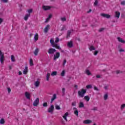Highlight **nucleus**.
I'll use <instances>...</instances> for the list:
<instances>
[{
	"mask_svg": "<svg viewBox=\"0 0 125 125\" xmlns=\"http://www.w3.org/2000/svg\"><path fill=\"white\" fill-rule=\"evenodd\" d=\"M56 52V50L54 48H49L48 51V53L49 54H54V53Z\"/></svg>",
	"mask_w": 125,
	"mask_h": 125,
	"instance_id": "nucleus-7",
	"label": "nucleus"
},
{
	"mask_svg": "<svg viewBox=\"0 0 125 125\" xmlns=\"http://www.w3.org/2000/svg\"><path fill=\"white\" fill-rule=\"evenodd\" d=\"M3 2L6 3L8 2V0H1Z\"/></svg>",
	"mask_w": 125,
	"mask_h": 125,
	"instance_id": "nucleus-53",
	"label": "nucleus"
},
{
	"mask_svg": "<svg viewBox=\"0 0 125 125\" xmlns=\"http://www.w3.org/2000/svg\"><path fill=\"white\" fill-rule=\"evenodd\" d=\"M64 30H65V26H63L62 27V29H61V31H64Z\"/></svg>",
	"mask_w": 125,
	"mask_h": 125,
	"instance_id": "nucleus-59",
	"label": "nucleus"
},
{
	"mask_svg": "<svg viewBox=\"0 0 125 125\" xmlns=\"http://www.w3.org/2000/svg\"><path fill=\"white\" fill-rule=\"evenodd\" d=\"M43 107H47V103H44L43 104Z\"/></svg>",
	"mask_w": 125,
	"mask_h": 125,
	"instance_id": "nucleus-45",
	"label": "nucleus"
},
{
	"mask_svg": "<svg viewBox=\"0 0 125 125\" xmlns=\"http://www.w3.org/2000/svg\"><path fill=\"white\" fill-rule=\"evenodd\" d=\"M11 60L12 62H15V58H14V56L13 55L11 56Z\"/></svg>",
	"mask_w": 125,
	"mask_h": 125,
	"instance_id": "nucleus-31",
	"label": "nucleus"
},
{
	"mask_svg": "<svg viewBox=\"0 0 125 125\" xmlns=\"http://www.w3.org/2000/svg\"><path fill=\"white\" fill-rule=\"evenodd\" d=\"M121 5H125V1H122L121 3Z\"/></svg>",
	"mask_w": 125,
	"mask_h": 125,
	"instance_id": "nucleus-49",
	"label": "nucleus"
},
{
	"mask_svg": "<svg viewBox=\"0 0 125 125\" xmlns=\"http://www.w3.org/2000/svg\"><path fill=\"white\" fill-rule=\"evenodd\" d=\"M66 63H67V61L66 60H64L62 63V67H65V64H66Z\"/></svg>",
	"mask_w": 125,
	"mask_h": 125,
	"instance_id": "nucleus-40",
	"label": "nucleus"
},
{
	"mask_svg": "<svg viewBox=\"0 0 125 125\" xmlns=\"http://www.w3.org/2000/svg\"><path fill=\"white\" fill-rule=\"evenodd\" d=\"M118 40L119 42H121L122 43H125V40H123L121 37H118Z\"/></svg>",
	"mask_w": 125,
	"mask_h": 125,
	"instance_id": "nucleus-17",
	"label": "nucleus"
},
{
	"mask_svg": "<svg viewBox=\"0 0 125 125\" xmlns=\"http://www.w3.org/2000/svg\"><path fill=\"white\" fill-rule=\"evenodd\" d=\"M85 74H86V75H88V76H89V75L91 74V73H90V72L88 70H86L85 71Z\"/></svg>",
	"mask_w": 125,
	"mask_h": 125,
	"instance_id": "nucleus-37",
	"label": "nucleus"
},
{
	"mask_svg": "<svg viewBox=\"0 0 125 125\" xmlns=\"http://www.w3.org/2000/svg\"><path fill=\"white\" fill-rule=\"evenodd\" d=\"M57 75V71H54L51 73V76H56Z\"/></svg>",
	"mask_w": 125,
	"mask_h": 125,
	"instance_id": "nucleus-35",
	"label": "nucleus"
},
{
	"mask_svg": "<svg viewBox=\"0 0 125 125\" xmlns=\"http://www.w3.org/2000/svg\"><path fill=\"white\" fill-rule=\"evenodd\" d=\"M120 52H124V51H125V50L123 49H120L119 50Z\"/></svg>",
	"mask_w": 125,
	"mask_h": 125,
	"instance_id": "nucleus-56",
	"label": "nucleus"
},
{
	"mask_svg": "<svg viewBox=\"0 0 125 125\" xmlns=\"http://www.w3.org/2000/svg\"><path fill=\"white\" fill-rule=\"evenodd\" d=\"M86 87L87 88V89H89V88H92V85L90 84L87 85Z\"/></svg>",
	"mask_w": 125,
	"mask_h": 125,
	"instance_id": "nucleus-38",
	"label": "nucleus"
},
{
	"mask_svg": "<svg viewBox=\"0 0 125 125\" xmlns=\"http://www.w3.org/2000/svg\"><path fill=\"white\" fill-rule=\"evenodd\" d=\"M120 15H121V13L119 11H116L115 12L114 17H115V18H117V19H119V18H120Z\"/></svg>",
	"mask_w": 125,
	"mask_h": 125,
	"instance_id": "nucleus-12",
	"label": "nucleus"
},
{
	"mask_svg": "<svg viewBox=\"0 0 125 125\" xmlns=\"http://www.w3.org/2000/svg\"><path fill=\"white\" fill-rule=\"evenodd\" d=\"M34 85L36 86V87H38V86L40 85V82L39 81H37L35 83Z\"/></svg>",
	"mask_w": 125,
	"mask_h": 125,
	"instance_id": "nucleus-24",
	"label": "nucleus"
},
{
	"mask_svg": "<svg viewBox=\"0 0 125 125\" xmlns=\"http://www.w3.org/2000/svg\"><path fill=\"white\" fill-rule=\"evenodd\" d=\"M67 46H68V47H73V41H70V42H68L67 43Z\"/></svg>",
	"mask_w": 125,
	"mask_h": 125,
	"instance_id": "nucleus-15",
	"label": "nucleus"
},
{
	"mask_svg": "<svg viewBox=\"0 0 125 125\" xmlns=\"http://www.w3.org/2000/svg\"><path fill=\"white\" fill-rule=\"evenodd\" d=\"M104 100H107V99H108V93H106V94H104Z\"/></svg>",
	"mask_w": 125,
	"mask_h": 125,
	"instance_id": "nucleus-28",
	"label": "nucleus"
},
{
	"mask_svg": "<svg viewBox=\"0 0 125 125\" xmlns=\"http://www.w3.org/2000/svg\"><path fill=\"white\" fill-rule=\"evenodd\" d=\"M84 99H85V100H86V101L87 102H88V101H89V97H88V96H85L84 97Z\"/></svg>",
	"mask_w": 125,
	"mask_h": 125,
	"instance_id": "nucleus-33",
	"label": "nucleus"
},
{
	"mask_svg": "<svg viewBox=\"0 0 125 125\" xmlns=\"http://www.w3.org/2000/svg\"><path fill=\"white\" fill-rule=\"evenodd\" d=\"M50 28V25H49V24H47L46 26L45 27V28L44 29V32L45 33V34H46V33L48 32V30H49Z\"/></svg>",
	"mask_w": 125,
	"mask_h": 125,
	"instance_id": "nucleus-10",
	"label": "nucleus"
},
{
	"mask_svg": "<svg viewBox=\"0 0 125 125\" xmlns=\"http://www.w3.org/2000/svg\"><path fill=\"white\" fill-rule=\"evenodd\" d=\"M77 104V103L76 102H74L72 103V106H76V104Z\"/></svg>",
	"mask_w": 125,
	"mask_h": 125,
	"instance_id": "nucleus-50",
	"label": "nucleus"
},
{
	"mask_svg": "<svg viewBox=\"0 0 125 125\" xmlns=\"http://www.w3.org/2000/svg\"><path fill=\"white\" fill-rule=\"evenodd\" d=\"M48 113H50V114H53V111H54V105H51L50 107H49L48 109Z\"/></svg>",
	"mask_w": 125,
	"mask_h": 125,
	"instance_id": "nucleus-3",
	"label": "nucleus"
},
{
	"mask_svg": "<svg viewBox=\"0 0 125 125\" xmlns=\"http://www.w3.org/2000/svg\"><path fill=\"white\" fill-rule=\"evenodd\" d=\"M9 70H11V69H12L11 65L9 66Z\"/></svg>",
	"mask_w": 125,
	"mask_h": 125,
	"instance_id": "nucleus-62",
	"label": "nucleus"
},
{
	"mask_svg": "<svg viewBox=\"0 0 125 125\" xmlns=\"http://www.w3.org/2000/svg\"><path fill=\"white\" fill-rule=\"evenodd\" d=\"M34 40L35 41H37L38 40H39V34L38 33H36L35 35L34 36Z\"/></svg>",
	"mask_w": 125,
	"mask_h": 125,
	"instance_id": "nucleus-23",
	"label": "nucleus"
},
{
	"mask_svg": "<svg viewBox=\"0 0 125 125\" xmlns=\"http://www.w3.org/2000/svg\"><path fill=\"white\" fill-rule=\"evenodd\" d=\"M97 4H98V1L97 0H96L94 3V5L96 6V5H97Z\"/></svg>",
	"mask_w": 125,
	"mask_h": 125,
	"instance_id": "nucleus-44",
	"label": "nucleus"
},
{
	"mask_svg": "<svg viewBox=\"0 0 125 125\" xmlns=\"http://www.w3.org/2000/svg\"><path fill=\"white\" fill-rule=\"evenodd\" d=\"M11 91V89H10V88H8V93H10Z\"/></svg>",
	"mask_w": 125,
	"mask_h": 125,
	"instance_id": "nucleus-57",
	"label": "nucleus"
},
{
	"mask_svg": "<svg viewBox=\"0 0 125 125\" xmlns=\"http://www.w3.org/2000/svg\"><path fill=\"white\" fill-rule=\"evenodd\" d=\"M49 77H50V74L49 73H47L46 74V81H49Z\"/></svg>",
	"mask_w": 125,
	"mask_h": 125,
	"instance_id": "nucleus-30",
	"label": "nucleus"
},
{
	"mask_svg": "<svg viewBox=\"0 0 125 125\" xmlns=\"http://www.w3.org/2000/svg\"><path fill=\"white\" fill-rule=\"evenodd\" d=\"M62 77H64L65 76V70H63L61 73Z\"/></svg>",
	"mask_w": 125,
	"mask_h": 125,
	"instance_id": "nucleus-39",
	"label": "nucleus"
},
{
	"mask_svg": "<svg viewBox=\"0 0 125 125\" xmlns=\"http://www.w3.org/2000/svg\"><path fill=\"white\" fill-rule=\"evenodd\" d=\"M25 95L27 99H28L29 100L31 99V94L29 93H28V92H26L25 93Z\"/></svg>",
	"mask_w": 125,
	"mask_h": 125,
	"instance_id": "nucleus-11",
	"label": "nucleus"
},
{
	"mask_svg": "<svg viewBox=\"0 0 125 125\" xmlns=\"http://www.w3.org/2000/svg\"><path fill=\"white\" fill-rule=\"evenodd\" d=\"M101 16L103 17H104V18H107V19H109L111 17V16L110 15L102 13L101 14Z\"/></svg>",
	"mask_w": 125,
	"mask_h": 125,
	"instance_id": "nucleus-8",
	"label": "nucleus"
},
{
	"mask_svg": "<svg viewBox=\"0 0 125 125\" xmlns=\"http://www.w3.org/2000/svg\"><path fill=\"white\" fill-rule=\"evenodd\" d=\"M73 109H74V110H75L74 111L75 115H76V116H77V117H78V116H79V111L78 110V109H77V108H76V107H74Z\"/></svg>",
	"mask_w": 125,
	"mask_h": 125,
	"instance_id": "nucleus-20",
	"label": "nucleus"
},
{
	"mask_svg": "<svg viewBox=\"0 0 125 125\" xmlns=\"http://www.w3.org/2000/svg\"><path fill=\"white\" fill-rule=\"evenodd\" d=\"M84 107V104H83V103L81 102L79 104V108H83Z\"/></svg>",
	"mask_w": 125,
	"mask_h": 125,
	"instance_id": "nucleus-26",
	"label": "nucleus"
},
{
	"mask_svg": "<svg viewBox=\"0 0 125 125\" xmlns=\"http://www.w3.org/2000/svg\"><path fill=\"white\" fill-rule=\"evenodd\" d=\"M56 99V94H54L53 95V97L51 100V103H52Z\"/></svg>",
	"mask_w": 125,
	"mask_h": 125,
	"instance_id": "nucleus-19",
	"label": "nucleus"
},
{
	"mask_svg": "<svg viewBox=\"0 0 125 125\" xmlns=\"http://www.w3.org/2000/svg\"><path fill=\"white\" fill-rule=\"evenodd\" d=\"M38 53H39V48H36L34 52V54L35 55V56H37Z\"/></svg>",
	"mask_w": 125,
	"mask_h": 125,
	"instance_id": "nucleus-22",
	"label": "nucleus"
},
{
	"mask_svg": "<svg viewBox=\"0 0 125 125\" xmlns=\"http://www.w3.org/2000/svg\"><path fill=\"white\" fill-rule=\"evenodd\" d=\"M89 49L90 51H92V50H95V47L93 45H91L89 47Z\"/></svg>",
	"mask_w": 125,
	"mask_h": 125,
	"instance_id": "nucleus-25",
	"label": "nucleus"
},
{
	"mask_svg": "<svg viewBox=\"0 0 125 125\" xmlns=\"http://www.w3.org/2000/svg\"><path fill=\"white\" fill-rule=\"evenodd\" d=\"M103 31H104V28H101L99 29V32H102Z\"/></svg>",
	"mask_w": 125,
	"mask_h": 125,
	"instance_id": "nucleus-58",
	"label": "nucleus"
},
{
	"mask_svg": "<svg viewBox=\"0 0 125 125\" xmlns=\"http://www.w3.org/2000/svg\"><path fill=\"white\" fill-rule=\"evenodd\" d=\"M4 123H5L4 119H1L0 120V125H3V124H4Z\"/></svg>",
	"mask_w": 125,
	"mask_h": 125,
	"instance_id": "nucleus-36",
	"label": "nucleus"
},
{
	"mask_svg": "<svg viewBox=\"0 0 125 125\" xmlns=\"http://www.w3.org/2000/svg\"><path fill=\"white\" fill-rule=\"evenodd\" d=\"M65 91H66V89L65 88H62V96H64L65 95Z\"/></svg>",
	"mask_w": 125,
	"mask_h": 125,
	"instance_id": "nucleus-32",
	"label": "nucleus"
},
{
	"mask_svg": "<svg viewBox=\"0 0 125 125\" xmlns=\"http://www.w3.org/2000/svg\"><path fill=\"white\" fill-rule=\"evenodd\" d=\"M0 62L1 64H2L3 63L4 59V56H3V54H2V53L1 52V51L0 50Z\"/></svg>",
	"mask_w": 125,
	"mask_h": 125,
	"instance_id": "nucleus-6",
	"label": "nucleus"
},
{
	"mask_svg": "<svg viewBox=\"0 0 125 125\" xmlns=\"http://www.w3.org/2000/svg\"><path fill=\"white\" fill-rule=\"evenodd\" d=\"M94 89L95 90H97V91H98V90H99L98 89V88H97L96 87V86H94Z\"/></svg>",
	"mask_w": 125,
	"mask_h": 125,
	"instance_id": "nucleus-54",
	"label": "nucleus"
},
{
	"mask_svg": "<svg viewBox=\"0 0 125 125\" xmlns=\"http://www.w3.org/2000/svg\"><path fill=\"white\" fill-rule=\"evenodd\" d=\"M29 63H30V66H34V62H33V60L32 59H30Z\"/></svg>",
	"mask_w": 125,
	"mask_h": 125,
	"instance_id": "nucleus-27",
	"label": "nucleus"
},
{
	"mask_svg": "<svg viewBox=\"0 0 125 125\" xmlns=\"http://www.w3.org/2000/svg\"><path fill=\"white\" fill-rule=\"evenodd\" d=\"M29 17H30V14H27L24 17V20L25 21H27V20H28V18H29Z\"/></svg>",
	"mask_w": 125,
	"mask_h": 125,
	"instance_id": "nucleus-29",
	"label": "nucleus"
},
{
	"mask_svg": "<svg viewBox=\"0 0 125 125\" xmlns=\"http://www.w3.org/2000/svg\"><path fill=\"white\" fill-rule=\"evenodd\" d=\"M91 123H92V121L89 120H86L83 121V124L85 125H88V124H91Z\"/></svg>",
	"mask_w": 125,
	"mask_h": 125,
	"instance_id": "nucleus-16",
	"label": "nucleus"
},
{
	"mask_svg": "<svg viewBox=\"0 0 125 125\" xmlns=\"http://www.w3.org/2000/svg\"><path fill=\"white\" fill-rule=\"evenodd\" d=\"M39 103H40V99L39 98H37L33 103V106H34V107H37V106L39 105Z\"/></svg>",
	"mask_w": 125,
	"mask_h": 125,
	"instance_id": "nucleus-5",
	"label": "nucleus"
},
{
	"mask_svg": "<svg viewBox=\"0 0 125 125\" xmlns=\"http://www.w3.org/2000/svg\"><path fill=\"white\" fill-rule=\"evenodd\" d=\"M78 93L80 97H82V98L84 97V94L86 93V90L84 89H82L81 90L78 91Z\"/></svg>",
	"mask_w": 125,
	"mask_h": 125,
	"instance_id": "nucleus-2",
	"label": "nucleus"
},
{
	"mask_svg": "<svg viewBox=\"0 0 125 125\" xmlns=\"http://www.w3.org/2000/svg\"><path fill=\"white\" fill-rule=\"evenodd\" d=\"M61 52H64V50H62V49H61V50H60Z\"/></svg>",
	"mask_w": 125,
	"mask_h": 125,
	"instance_id": "nucleus-64",
	"label": "nucleus"
},
{
	"mask_svg": "<svg viewBox=\"0 0 125 125\" xmlns=\"http://www.w3.org/2000/svg\"><path fill=\"white\" fill-rule=\"evenodd\" d=\"M56 110H60L61 108H60V106L59 105H56L55 106Z\"/></svg>",
	"mask_w": 125,
	"mask_h": 125,
	"instance_id": "nucleus-42",
	"label": "nucleus"
},
{
	"mask_svg": "<svg viewBox=\"0 0 125 125\" xmlns=\"http://www.w3.org/2000/svg\"><path fill=\"white\" fill-rule=\"evenodd\" d=\"M61 20H62V21H63L64 22L66 21V18H62Z\"/></svg>",
	"mask_w": 125,
	"mask_h": 125,
	"instance_id": "nucleus-48",
	"label": "nucleus"
},
{
	"mask_svg": "<svg viewBox=\"0 0 125 125\" xmlns=\"http://www.w3.org/2000/svg\"><path fill=\"white\" fill-rule=\"evenodd\" d=\"M19 75H20V76H21V75H22V72L21 71H19Z\"/></svg>",
	"mask_w": 125,
	"mask_h": 125,
	"instance_id": "nucleus-61",
	"label": "nucleus"
},
{
	"mask_svg": "<svg viewBox=\"0 0 125 125\" xmlns=\"http://www.w3.org/2000/svg\"><path fill=\"white\" fill-rule=\"evenodd\" d=\"M3 21V20L1 18H0V24H1Z\"/></svg>",
	"mask_w": 125,
	"mask_h": 125,
	"instance_id": "nucleus-55",
	"label": "nucleus"
},
{
	"mask_svg": "<svg viewBox=\"0 0 125 125\" xmlns=\"http://www.w3.org/2000/svg\"><path fill=\"white\" fill-rule=\"evenodd\" d=\"M52 16L51 15V14L49 15V16L48 18H46L45 22V23H47V22H48V21H49V20H50V18H51V17Z\"/></svg>",
	"mask_w": 125,
	"mask_h": 125,
	"instance_id": "nucleus-21",
	"label": "nucleus"
},
{
	"mask_svg": "<svg viewBox=\"0 0 125 125\" xmlns=\"http://www.w3.org/2000/svg\"><path fill=\"white\" fill-rule=\"evenodd\" d=\"M93 111H97V107H94L92 109Z\"/></svg>",
	"mask_w": 125,
	"mask_h": 125,
	"instance_id": "nucleus-51",
	"label": "nucleus"
},
{
	"mask_svg": "<svg viewBox=\"0 0 125 125\" xmlns=\"http://www.w3.org/2000/svg\"><path fill=\"white\" fill-rule=\"evenodd\" d=\"M60 57V53L56 52L55 54L54 55L53 60L56 61L57 59H58Z\"/></svg>",
	"mask_w": 125,
	"mask_h": 125,
	"instance_id": "nucleus-4",
	"label": "nucleus"
},
{
	"mask_svg": "<svg viewBox=\"0 0 125 125\" xmlns=\"http://www.w3.org/2000/svg\"><path fill=\"white\" fill-rule=\"evenodd\" d=\"M42 8L44 10H49V9H50V8H51V6H42Z\"/></svg>",
	"mask_w": 125,
	"mask_h": 125,
	"instance_id": "nucleus-14",
	"label": "nucleus"
},
{
	"mask_svg": "<svg viewBox=\"0 0 125 125\" xmlns=\"http://www.w3.org/2000/svg\"><path fill=\"white\" fill-rule=\"evenodd\" d=\"M115 73L117 74V75H118V74H123V71L121 70H116Z\"/></svg>",
	"mask_w": 125,
	"mask_h": 125,
	"instance_id": "nucleus-34",
	"label": "nucleus"
},
{
	"mask_svg": "<svg viewBox=\"0 0 125 125\" xmlns=\"http://www.w3.org/2000/svg\"><path fill=\"white\" fill-rule=\"evenodd\" d=\"M98 54V51H95L94 52V55H95V56H96V55H97V54Z\"/></svg>",
	"mask_w": 125,
	"mask_h": 125,
	"instance_id": "nucleus-46",
	"label": "nucleus"
},
{
	"mask_svg": "<svg viewBox=\"0 0 125 125\" xmlns=\"http://www.w3.org/2000/svg\"><path fill=\"white\" fill-rule=\"evenodd\" d=\"M27 73H28V66H25V68L23 71V74L24 75H27Z\"/></svg>",
	"mask_w": 125,
	"mask_h": 125,
	"instance_id": "nucleus-18",
	"label": "nucleus"
},
{
	"mask_svg": "<svg viewBox=\"0 0 125 125\" xmlns=\"http://www.w3.org/2000/svg\"><path fill=\"white\" fill-rule=\"evenodd\" d=\"M104 89H105V90H107V89H108V86H105L104 87Z\"/></svg>",
	"mask_w": 125,
	"mask_h": 125,
	"instance_id": "nucleus-60",
	"label": "nucleus"
},
{
	"mask_svg": "<svg viewBox=\"0 0 125 125\" xmlns=\"http://www.w3.org/2000/svg\"><path fill=\"white\" fill-rule=\"evenodd\" d=\"M28 13H32V12H33V9H30L29 10H28Z\"/></svg>",
	"mask_w": 125,
	"mask_h": 125,
	"instance_id": "nucleus-47",
	"label": "nucleus"
},
{
	"mask_svg": "<svg viewBox=\"0 0 125 125\" xmlns=\"http://www.w3.org/2000/svg\"><path fill=\"white\" fill-rule=\"evenodd\" d=\"M96 77L97 79H100V78H101V76L100 75H97Z\"/></svg>",
	"mask_w": 125,
	"mask_h": 125,
	"instance_id": "nucleus-52",
	"label": "nucleus"
},
{
	"mask_svg": "<svg viewBox=\"0 0 125 125\" xmlns=\"http://www.w3.org/2000/svg\"><path fill=\"white\" fill-rule=\"evenodd\" d=\"M73 32V30L71 29L70 30L67 31V36H66V39H69V38L71 37V34H72V32Z\"/></svg>",
	"mask_w": 125,
	"mask_h": 125,
	"instance_id": "nucleus-9",
	"label": "nucleus"
},
{
	"mask_svg": "<svg viewBox=\"0 0 125 125\" xmlns=\"http://www.w3.org/2000/svg\"><path fill=\"white\" fill-rule=\"evenodd\" d=\"M50 42L53 47H55L57 49L61 50V47H60V46L58 45V44L54 42V40L53 39H51Z\"/></svg>",
	"mask_w": 125,
	"mask_h": 125,
	"instance_id": "nucleus-1",
	"label": "nucleus"
},
{
	"mask_svg": "<svg viewBox=\"0 0 125 125\" xmlns=\"http://www.w3.org/2000/svg\"><path fill=\"white\" fill-rule=\"evenodd\" d=\"M59 42V38L58 37H56L55 39V43H57V42Z\"/></svg>",
	"mask_w": 125,
	"mask_h": 125,
	"instance_id": "nucleus-43",
	"label": "nucleus"
},
{
	"mask_svg": "<svg viewBox=\"0 0 125 125\" xmlns=\"http://www.w3.org/2000/svg\"><path fill=\"white\" fill-rule=\"evenodd\" d=\"M125 104H124L121 105V110H124V109H125Z\"/></svg>",
	"mask_w": 125,
	"mask_h": 125,
	"instance_id": "nucleus-41",
	"label": "nucleus"
},
{
	"mask_svg": "<svg viewBox=\"0 0 125 125\" xmlns=\"http://www.w3.org/2000/svg\"><path fill=\"white\" fill-rule=\"evenodd\" d=\"M69 116V113L66 112L64 114V115L62 116V118L65 119L66 122H68V120L67 119V117Z\"/></svg>",
	"mask_w": 125,
	"mask_h": 125,
	"instance_id": "nucleus-13",
	"label": "nucleus"
},
{
	"mask_svg": "<svg viewBox=\"0 0 125 125\" xmlns=\"http://www.w3.org/2000/svg\"><path fill=\"white\" fill-rule=\"evenodd\" d=\"M74 86L76 88H78V85H75Z\"/></svg>",
	"mask_w": 125,
	"mask_h": 125,
	"instance_id": "nucleus-63",
	"label": "nucleus"
}]
</instances>
